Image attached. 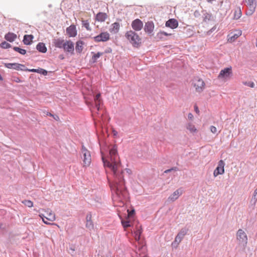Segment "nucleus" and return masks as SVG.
<instances>
[{"instance_id": "1", "label": "nucleus", "mask_w": 257, "mask_h": 257, "mask_svg": "<svg viewBox=\"0 0 257 257\" xmlns=\"http://www.w3.org/2000/svg\"><path fill=\"white\" fill-rule=\"evenodd\" d=\"M101 160L106 174L108 169L113 177L111 180L107 175L109 185L119 200L124 204V202L129 201V193L125 186L124 172L121 168L117 147L115 145L109 144L105 139H99Z\"/></svg>"}, {"instance_id": "2", "label": "nucleus", "mask_w": 257, "mask_h": 257, "mask_svg": "<svg viewBox=\"0 0 257 257\" xmlns=\"http://www.w3.org/2000/svg\"><path fill=\"white\" fill-rule=\"evenodd\" d=\"M125 37L135 48H139L142 45V38L136 32L130 30L127 31Z\"/></svg>"}, {"instance_id": "3", "label": "nucleus", "mask_w": 257, "mask_h": 257, "mask_svg": "<svg viewBox=\"0 0 257 257\" xmlns=\"http://www.w3.org/2000/svg\"><path fill=\"white\" fill-rule=\"evenodd\" d=\"M236 235L239 244L245 247L247 243V237L246 233L243 230L239 229L237 232Z\"/></svg>"}, {"instance_id": "4", "label": "nucleus", "mask_w": 257, "mask_h": 257, "mask_svg": "<svg viewBox=\"0 0 257 257\" xmlns=\"http://www.w3.org/2000/svg\"><path fill=\"white\" fill-rule=\"evenodd\" d=\"M188 230V229L182 228L176 236L175 240L172 242V246L177 247L184 236L187 234Z\"/></svg>"}, {"instance_id": "5", "label": "nucleus", "mask_w": 257, "mask_h": 257, "mask_svg": "<svg viewBox=\"0 0 257 257\" xmlns=\"http://www.w3.org/2000/svg\"><path fill=\"white\" fill-rule=\"evenodd\" d=\"M192 85L195 87L196 91L200 93L203 91L205 84L202 79L196 78L193 80Z\"/></svg>"}, {"instance_id": "6", "label": "nucleus", "mask_w": 257, "mask_h": 257, "mask_svg": "<svg viewBox=\"0 0 257 257\" xmlns=\"http://www.w3.org/2000/svg\"><path fill=\"white\" fill-rule=\"evenodd\" d=\"M62 49L65 52L74 54V44L70 40L65 41Z\"/></svg>"}, {"instance_id": "7", "label": "nucleus", "mask_w": 257, "mask_h": 257, "mask_svg": "<svg viewBox=\"0 0 257 257\" xmlns=\"http://www.w3.org/2000/svg\"><path fill=\"white\" fill-rule=\"evenodd\" d=\"M232 74V67L231 66L226 67L221 70L218 76L219 79L223 80L229 78Z\"/></svg>"}, {"instance_id": "8", "label": "nucleus", "mask_w": 257, "mask_h": 257, "mask_svg": "<svg viewBox=\"0 0 257 257\" xmlns=\"http://www.w3.org/2000/svg\"><path fill=\"white\" fill-rule=\"evenodd\" d=\"M93 39L95 42H106L110 39V35L107 32H101Z\"/></svg>"}, {"instance_id": "9", "label": "nucleus", "mask_w": 257, "mask_h": 257, "mask_svg": "<svg viewBox=\"0 0 257 257\" xmlns=\"http://www.w3.org/2000/svg\"><path fill=\"white\" fill-rule=\"evenodd\" d=\"M225 163L222 160H220L218 163L217 167L214 171L213 175L216 177L219 175H222L224 173Z\"/></svg>"}, {"instance_id": "10", "label": "nucleus", "mask_w": 257, "mask_h": 257, "mask_svg": "<svg viewBox=\"0 0 257 257\" xmlns=\"http://www.w3.org/2000/svg\"><path fill=\"white\" fill-rule=\"evenodd\" d=\"M155 28V25L153 21H149L145 23L144 30L145 32L148 34L150 36L154 35L153 31Z\"/></svg>"}, {"instance_id": "11", "label": "nucleus", "mask_w": 257, "mask_h": 257, "mask_svg": "<svg viewBox=\"0 0 257 257\" xmlns=\"http://www.w3.org/2000/svg\"><path fill=\"white\" fill-rule=\"evenodd\" d=\"M143 22L139 19H136L133 20L131 24V26L134 31H139L143 28Z\"/></svg>"}, {"instance_id": "12", "label": "nucleus", "mask_w": 257, "mask_h": 257, "mask_svg": "<svg viewBox=\"0 0 257 257\" xmlns=\"http://www.w3.org/2000/svg\"><path fill=\"white\" fill-rule=\"evenodd\" d=\"M94 100L95 108L97 111H99L101 109V106L103 105V100L101 97L100 93L94 94Z\"/></svg>"}, {"instance_id": "13", "label": "nucleus", "mask_w": 257, "mask_h": 257, "mask_svg": "<svg viewBox=\"0 0 257 257\" xmlns=\"http://www.w3.org/2000/svg\"><path fill=\"white\" fill-rule=\"evenodd\" d=\"M94 100L95 108L97 111H99L101 109V106L103 105V100L101 97L100 93L94 94Z\"/></svg>"}, {"instance_id": "14", "label": "nucleus", "mask_w": 257, "mask_h": 257, "mask_svg": "<svg viewBox=\"0 0 257 257\" xmlns=\"http://www.w3.org/2000/svg\"><path fill=\"white\" fill-rule=\"evenodd\" d=\"M121 220V224L124 228L133 227L135 221L125 217L124 218L119 216Z\"/></svg>"}, {"instance_id": "15", "label": "nucleus", "mask_w": 257, "mask_h": 257, "mask_svg": "<svg viewBox=\"0 0 257 257\" xmlns=\"http://www.w3.org/2000/svg\"><path fill=\"white\" fill-rule=\"evenodd\" d=\"M66 32L69 37H74L76 36L77 31L76 26L74 24L71 25L66 28Z\"/></svg>"}, {"instance_id": "16", "label": "nucleus", "mask_w": 257, "mask_h": 257, "mask_svg": "<svg viewBox=\"0 0 257 257\" xmlns=\"http://www.w3.org/2000/svg\"><path fill=\"white\" fill-rule=\"evenodd\" d=\"M178 22L175 19H169L165 23V26L172 29H175L178 27Z\"/></svg>"}, {"instance_id": "17", "label": "nucleus", "mask_w": 257, "mask_h": 257, "mask_svg": "<svg viewBox=\"0 0 257 257\" xmlns=\"http://www.w3.org/2000/svg\"><path fill=\"white\" fill-rule=\"evenodd\" d=\"M83 163L85 166H89L91 162V156L89 152L87 149H85V152L83 153Z\"/></svg>"}, {"instance_id": "18", "label": "nucleus", "mask_w": 257, "mask_h": 257, "mask_svg": "<svg viewBox=\"0 0 257 257\" xmlns=\"http://www.w3.org/2000/svg\"><path fill=\"white\" fill-rule=\"evenodd\" d=\"M242 32L240 30H236V33L233 35L231 36V34H229L227 36V41L230 43H232L235 41L240 36H241Z\"/></svg>"}, {"instance_id": "19", "label": "nucleus", "mask_w": 257, "mask_h": 257, "mask_svg": "<svg viewBox=\"0 0 257 257\" xmlns=\"http://www.w3.org/2000/svg\"><path fill=\"white\" fill-rule=\"evenodd\" d=\"M52 43L54 46L56 48L62 49L64 44L65 43L64 40L59 38L58 39H53Z\"/></svg>"}, {"instance_id": "20", "label": "nucleus", "mask_w": 257, "mask_h": 257, "mask_svg": "<svg viewBox=\"0 0 257 257\" xmlns=\"http://www.w3.org/2000/svg\"><path fill=\"white\" fill-rule=\"evenodd\" d=\"M34 37L33 35H25L23 37V42L26 45H30L33 43Z\"/></svg>"}, {"instance_id": "21", "label": "nucleus", "mask_w": 257, "mask_h": 257, "mask_svg": "<svg viewBox=\"0 0 257 257\" xmlns=\"http://www.w3.org/2000/svg\"><path fill=\"white\" fill-rule=\"evenodd\" d=\"M182 193V192L181 189H178L169 197L168 200L173 202L175 201Z\"/></svg>"}, {"instance_id": "22", "label": "nucleus", "mask_w": 257, "mask_h": 257, "mask_svg": "<svg viewBox=\"0 0 257 257\" xmlns=\"http://www.w3.org/2000/svg\"><path fill=\"white\" fill-rule=\"evenodd\" d=\"M36 49L38 52L42 53H45L47 51L45 44L43 42L38 43L36 46Z\"/></svg>"}, {"instance_id": "23", "label": "nucleus", "mask_w": 257, "mask_h": 257, "mask_svg": "<svg viewBox=\"0 0 257 257\" xmlns=\"http://www.w3.org/2000/svg\"><path fill=\"white\" fill-rule=\"evenodd\" d=\"M46 212L48 216H45V217L47 220L53 221L55 219V214L52 213V210H51L50 209H48ZM40 216L42 218L43 217H44V215L43 214H41L40 215Z\"/></svg>"}, {"instance_id": "24", "label": "nucleus", "mask_w": 257, "mask_h": 257, "mask_svg": "<svg viewBox=\"0 0 257 257\" xmlns=\"http://www.w3.org/2000/svg\"><path fill=\"white\" fill-rule=\"evenodd\" d=\"M107 18V15L105 13L98 12L95 16V20L98 22H104Z\"/></svg>"}, {"instance_id": "25", "label": "nucleus", "mask_w": 257, "mask_h": 257, "mask_svg": "<svg viewBox=\"0 0 257 257\" xmlns=\"http://www.w3.org/2000/svg\"><path fill=\"white\" fill-rule=\"evenodd\" d=\"M17 37V35L12 32H8L5 36V39L9 42H14L16 40Z\"/></svg>"}, {"instance_id": "26", "label": "nucleus", "mask_w": 257, "mask_h": 257, "mask_svg": "<svg viewBox=\"0 0 257 257\" xmlns=\"http://www.w3.org/2000/svg\"><path fill=\"white\" fill-rule=\"evenodd\" d=\"M136 230H135V235L137 240L139 241L141 238V235L143 232V229L141 226L138 225L136 226Z\"/></svg>"}, {"instance_id": "27", "label": "nucleus", "mask_w": 257, "mask_h": 257, "mask_svg": "<svg viewBox=\"0 0 257 257\" xmlns=\"http://www.w3.org/2000/svg\"><path fill=\"white\" fill-rule=\"evenodd\" d=\"M85 43L81 40H79L76 42L75 50L77 53H81L83 49V45Z\"/></svg>"}, {"instance_id": "28", "label": "nucleus", "mask_w": 257, "mask_h": 257, "mask_svg": "<svg viewBox=\"0 0 257 257\" xmlns=\"http://www.w3.org/2000/svg\"><path fill=\"white\" fill-rule=\"evenodd\" d=\"M135 215L136 211L134 208H133L132 210L127 209V214L125 215V217L130 218L131 219L135 221Z\"/></svg>"}, {"instance_id": "29", "label": "nucleus", "mask_w": 257, "mask_h": 257, "mask_svg": "<svg viewBox=\"0 0 257 257\" xmlns=\"http://www.w3.org/2000/svg\"><path fill=\"white\" fill-rule=\"evenodd\" d=\"M119 29V24L118 22H115L111 24V28L109 29V31L111 33L114 34L117 33Z\"/></svg>"}, {"instance_id": "30", "label": "nucleus", "mask_w": 257, "mask_h": 257, "mask_svg": "<svg viewBox=\"0 0 257 257\" xmlns=\"http://www.w3.org/2000/svg\"><path fill=\"white\" fill-rule=\"evenodd\" d=\"M19 63H4V66L9 69H14L17 70H19Z\"/></svg>"}, {"instance_id": "31", "label": "nucleus", "mask_w": 257, "mask_h": 257, "mask_svg": "<svg viewBox=\"0 0 257 257\" xmlns=\"http://www.w3.org/2000/svg\"><path fill=\"white\" fill-rule=\"evenodd\" d=\"M91 53L93 54L91 59V62L92 63H96L97 62V59L103 54V53L99 52H97V53H95L94 52H92Z\"/></svg>"}, {"instance_id": "32", "label": "nucleus", "mask_w": 257, "mask_h": 257, "mask_svg": "<svg viewBox=\"0 0 257 257\" xmlns=\"http://www.w3.org/2000/svg\"><path fill=\"white\" fill-rule=\"evenodd\" d=\"M13 49L15 51L23 55H25V54H26L27 52L26 50L22 49L19 47L14 46L13 47Z\"/></svg>"}, {"instance_id": "33", "label": "nucleus", "mask_w": 257, "mask_h": 257, "mask_svg": "<svg viewBox=\"0 0 257 257\" xmlns=\"http://www.w3.org/2000/svg\"><path fill=\"white\" fill-rule=\"evenodd\" d=\"M186 128L191 133H194L197 132V130L196 128L195 125L192 124L191 123H188L186 126Z\"/></svg>"}, {"instance_id": "34", "label": "nucleus", "mask_w": 257, "mask_h": 257, "mask_svg": "<svg viewBox=\"0 0 257 257\" xmlns=\"http://www.w3.org/2000/svg\"><path fill=\"white\" fill-rule=\"evenodd\" d=\"M203 12H206L205 11H203ZM204 17H203V21L206 22L207 20L210 21V20H213V17L211 14H209L207 12H205V14H204Z\"/></svg>"}, {"instance_id": "35", "label": "nucleus", "mask_w": 257, "mask_h": 257, "mask_svg": "<svg viewBox=\"0 0 257 257\" xmlns=\"http://www.w3.org/2000/svg\"><path fill=\"white\" fill-rule=\"evenodd\" d=\"M0 47L3 49H8L12 48V45L6 41H3L0 44Z\"/></svg>"}, {"instance_id": "36", "label": "nucleus", "mask_w": 257, "mask_h": 257, "mask_svg": "<svg viewBox=\"0 0 257 257\" xmlns=\"http://www.w3.org/2000/svg\"><path fill=\"white\" fill-rule=\"evenodd\" d=\"M36 73L41 74L44 76H46L47 75L48 72L44 69L39 67L38 69H37Z\"/></svg>"}, {"instance_id": "37", "label": "nucleus", "mask_w": 257, "mask_h": 257, "mask_svg": "<svg viewBox=\"0 0 257 257\" xmlns=\"http://www.w3.org/2000/svg\"><path fill=\"white\" fill-rule=\"evenodd\" d=\"M164 36L162 35V33H161L160 32H159V33H158L157 34L156 39H157V41H159V40L165 41L167 40V39L165 38Z\"/></svg>"}, {"instance_id": "38", "label": "nucleus", "mask_w": 257, "mask_h": 257, "mask_svg": "<svg viewBox=\"0 0 257 257\" xmlns=\"http://www.w3.org/2000/svg\"><path fill=\"white\" fill-rule=\"evenodd\" d=\"M241 16V12L240 9H239V10L238 11H235L234 12L233 19L234 20H238V19H239L240 18Z\"/></svg>"}, {"instance_id": "39", "label": "nucleus", "mask_w": 257, "mask_h": 257, "mask_svg": "<svg viewBox=\"0 0 257 257\" xmlns=\"http://www.w3.org/2000/svg\"><path fill=\"white\" fill-rule=\"evenodd\" d=\"M255 6H250L248 7V12H247L246 14L247 15H251L253 12L255 11Z\"/></svg>"}, {"instance_id": "40", "label": "nucleus", "mask_w": 257, "mask_h": 257, "mask_svg": "<svg viewBox=\"0 0 257 257\" xmlns=\"http://www.w3.org/2000/svg\"><path fill=\"white\" fill-rule=\"evenodd\" d=\"M23 203L27 206L31 207L33 206V203L32 201L29 200H25L23 201Z\"/></svg>"}, {"instance_id": "41", "label": "nucleus", "mask_w": 257, "mask_h": 257, "mask_svg": "<svg viewBox=\"0 0 257 257\" xmlns=\"http://www.w3.org/2000/svg\"><path fill=\"white\" fill-rule=\"evenodd\" d=\"M86 227L89 230L93 229V223L92 221H86Z\"/></svg>"}, {"instance_id": "42", "label": "nucleus", "mask_w": 257, "mask_h": 257, "mask_svg": "<svg viewBox=\"0 0 257 257\" xmlns=\"http://www.w3.org/2000/svg\"><path fill=\"white\" fill-rule=\"evenodd\" d=\"M255 0H245V2L247 4V5L248 6V7H250V6H255L256 7V3H254Z\"/></svg>"}, {"instance_id": "43", "label": "nucleus", "mask_w": 257, "mask_h": 257, "mask_svg": "<svg viewBox=\"0 0 257 257\" xmlns=\"http://www.w3.org/2000/svg\"><path fill=\"white\" fill-rule=\"evenodd\" d=\"M82 25L87 30H91L90 28L89 27V22L87 20H83L82 21Z\"/></svg>"}, {"instance_id": "44", "label": "nucleus", "mask_w": 257, "mask_h": 257, "mask_svg": "<svg viewBox=\"0 0 257 257\" xmlns=\"http://www.w3.org/2000/svg\"><path fill=\"white\" fill-rule=\"evenodd\" d=\"M243 84L245 85H246V86H248L251 88H253L254 87V83L252 81H245V82H243Z\"/></svg>"}, {"instance_id": "45", "label": "nucleus", "mask_w": 257, "mask_h": 257, "mask_svg": "<svg viewBox=\"0 0 257 257\" xmlns=\"http://www.w3.org/2000/svg\"><path fill=\"white\" fill-rule=\"evenodd\" d=\"M68 248L69 249V250L71 251L70 252V253L71 254H73L75 253V248H76L75 245L70 244V245H69V248Z\"/></svg>"}, {"instance_id": "46", "label": "nucleus", "mask_w": 257, "mask_h": 257, "mask_svg": "<svg viewBox=\"0 0 257 257\" xmlns=\"http://www.w3.org/2000/svg\"><path fill=\"white\" fill-rule=\"evenodd\" d=\"M253 199L254 200V204H255L256 201H257V188L255 189V190L254 191L253 195L252 197L251 201Z\"/></svg>"}, {"instance_id": "47", "label": "nucleus", "mask_w": 257, "mask_h": 257, "mask_svg": "<svg viewBox=\"0 0 257 257\" xmlns=\"http://www.w3.org/2000/svg\"><path fill=\"white\" fill-rule=\"evenodd\" d=\"M19 68H19V70H22V71H26L25 69H28V68H27L25 66V65L22 64H19Z\"/></svg>"}, {"instance_id": "48", "label": "nucleus", "mask_w": 257, "mask_h": 257, "mask_svg": "<svg viewBox=\"0 0 257 257\" xmlns=\"http://www.w3.org/2000/svg\"><path fill=\"white\" fill-rule=\"evenodd\" d=\"M91 217H92V216H91V214L90 212H89L86 215V221H92L91 220Z\"/></svg>"}, {"instance_id": "49", "label": "nucleus", "mask_w": 257, "mask_h": 257, "mask_svg": "<svg viewBox=\"0 0 257 257\" xmlns=\"http://www.w3.org/2000/svg\"><path fill=\"white\" fill-rule=\"evenodd\" d=\"M210 131L213 133L215 134L217 132L216 127L213 125H211L210 127Z\"/></svg>"}, {"instance_id": "50", "label": "nucleus", "mask_w": 257, "mask_h": 257, "mask_svg": "<svg viewBox=\"0 0 257 257\" xmlns=\"http://www.w3.org/2000/svg\"><path fill=\"white\" fill-rule=\"evenodd\" d=\"M112 52V49L110 48V47H108L107 48L104 52L103 54L105 53V54H107V53H110Z\"/></svg>"}, {"instance_id": "51", "label": "nucleus", "mask_w": 257, "mask_h": 257, "mask_svg": "<svg viewBox=\"0 0 257 257\" xmlns=\"http://www.w3.org/2000/svg\"><path fill=\"white\" fill-rule=\"evenodd\" d=\"M194 16L195 18H198L200 16V14L199 11L196 10L194 13Z\"/></svg>"}, {"instance_id": "52", "label": "nucleus", "mask_w": 257, "mask_h": 257, "mask_svg": "<svg viewBox=\"0 0 257 257\" xmlns=\"http://www.w3.org/2000/svg\"><path fill=\"white\" fill-rule=\"evenodd\" d=\"M161 33H162V35H164V36H171L172 35V34L171 33H168L165 31H160Z\"/></svg>"}, {"instance_id": "53", "label": "nucleus", "mask_w": 257, "mask_h": 257, "mask_svg": "<svg viewBox=\"0 0 257 257\" xmlns=\"http://www.w3.org/2000/svg\"><path fill=\"white\" fill-rule=\"evenodd\" d=\"M194 111H195V112L199 114V109L198 106L196 104L194 105Z\"/></svg>"}, {"instance_id": "54", "label": "nucleus", "mask_w": 257, "mask_h": 257, "mask_svg": "<svg viewBox=\"0 0 257 257\" xmlns=\"http://www.w3.org/2000/svg\"><path fill=\"white\" fill-rule=\"evenodd\" d=\"M36 48H33V50H31V49H29L28 51V52L30 54H35L37 53V51L35 50Z\"/></svg>"}, {"instance_id": "55", "label": "nucleus", "mask_w": 257, "mask_h": 257, "mask_svg": "<svg viewBox=\"0 0 257 257\" xmlns=\"http://www.w3.org/2000/svg\"><path fill=\"white\" fill-rule=\"evenodd\" d=\"M26 70V71H28V72H35V73H36L37 72V69H25Z\"/></svg>"}, {"instance_id": "56", "label": "nucleus", "mask_w": 257, "mask_h": 257, "mask_svg": "<svg viewBox=\"0 0 257 257\" xmlns=\"http://www.w3.org/2000/svg\"><path fill=\"white\" fill-rule=\"evenodd\" d=\"M52 117L56 120H58L59 119V117L57 114H53Z\"/></svg>"}, {"instance_id": "57", "label": "nucleus", "mask_w": 257, "mask_h": 257, "mask_svg": "<svg viewBox=\"0 0 257 257\" xmlns=\"http://www.w3.org/2000/svg\"><path fill=\"white\" fill-rule=\"evenodd\" d=\"M188 118L189 120H192L193 118V115L191 113H189L188 115Z\"/></svg>"}, {"instance_id": "58", "label": "nucleus", "mask_w": 257, "mask_h": 257, "mask_svg": "<svg viewBox=\"0 0 257 257\" xmlns=\"http://www.w3.org/2000/svg\"><path fill=\"white\" fill-rule=\"evenodd\" d=\"M14 81L16 82L19 83L21 82L22 80L19 77L15 78Z\"/></svg>"}, {"instance_id": "59", "label": "nucleus", "mask_w": 257, "mask_h": 257, "mask_svg": "<svg viewBox=\"0 0 257 257\" xmlns=\"http://www.w3.org/2000/svg\"><path fill=\"white\" fill-rule=\"evenodd\" d=\"M171 170H172V171H177L179 170V169L177 167H173L171 168Z\"/></svg>"}, {"instance_id": "60", "label": "nucleus", "mask_w": 257, "mask_h": 257, "mask_svg": "<svg viewBox=\"0 0 257 257\" xmlns=\"http://www.w3.org/2000/svg\"><path fill=\"white\" fill-rule=\"evenodd\" d=\"M58 58L60 59V60H63L64 59L65 57L64 56V55L63 54H60L58 56Z\"/></svg>"}, {"instance_id": "61", "label": "nucleus", "mask_w": 257, "mask_h": 257, "mask_svg": "<svg viewBox=\"0 0 257 257\" xmlns=\"http://www.w3.org/2000/svg\"><path fill=\"white\" fill-rule=\"evenodd\" d=\"M171 171H172V170H171V168H170V169H167V170H165L164 171V173H168L169 172H171Z\"/></svg>"}, {"instance_id": "62", "label": "nucleus", "mask_w": 257, "mask_h": 257, "mask_svg": "<svg viewBox=\"0 0 257 257\" xmlns=\"http://www.w3.org/2000/svg\"><path fill=\"white\" fill-rule=\"evenodd\" d=\"M0 229H4L5 227L4 226V224L2 223H0Z\"/></svg>"}, {"instance_id": "63", "label": "nucleus", "mask_w": 257, "mask_h": 257, "mask_svg": "<svg viewBox=\"0 0 257 257\" xmlns=\"http://www.w3.org/2000/svg\"><path fill=\"white\" fill-rule=\"evenodd\" d=\"M53 114H52L51 113H50L49 112H48L47 113V115H49V116H52V117Z\"/></svg>"}, {"instance_id": "64", "label": "nucleus", "mask_w": 257, "mask_h": 257, "mask_svg": "<svg viewBox=\"0 0 257 257\" xmlns=\"http://www.w3.org/2000/svg\"><path fill=\"white\" fill-rule=\"evenodd\" d=\"M117 134V133L116 131H113V136H116Z\"/></svg>"}]
</instances>
